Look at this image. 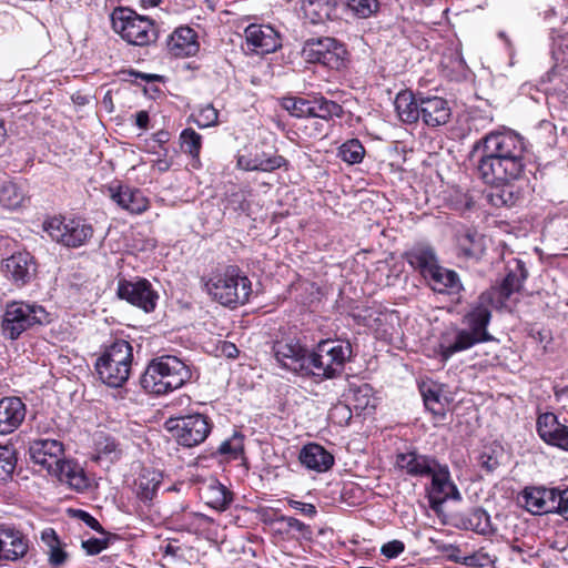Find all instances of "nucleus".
Listing matches in <instances>:
<instances>
[{"instance_id": "nucleus-25", "label": "nucleus", "mask_w": 568, "mask_h": 568, "mask_svg": "<svg viewBox=\"0 0 568 568\" xmlns=\"http://www.w3.org/2000/svg\"><path fill=\"white\" fill-rule=\"evenodd\" d=\"M49 475L77 491H83L90 485L83 468L73 460L62 458Z\"/></svg>"}, {"instance_id": "nucleus-59", "label": "nucleus", "mask_w": 568, "mask_h": 568, "mask_svg": "<svg viewBox=\"0 0 568 568\" xmlns=\"http://www.w3.org/2000/svg\"><path fill=\"white\" fill-rule=\"evenodd\" d=\"M50 561L53 565H62L67 558V554L62 550L61 544L49 548Z\"/></svg>"}, {"instance_id": "nucleus-17", "label": "nucleus", "mask_w": 568, "mask_h": 568, "mask_svg": "<svg viewBox=\"0 0 568 568\" xmlns=\"http://www.w3.org/2000/svg\"><path fill=\"white\" fill-rule=\"evenodd\" d=\"M244 34L247 45L258 54L275 52L282 45L280 34L270 26L250 24Z\"/></svg>"}, {"instance_id": "nucleus-3", "label": "nucleus", "mask_w": 568, "mask_h": 568, "mask_svg": "<svg viewBox=\"0 0 568 568\" xmlns=\"http://www.w3.org/2000/svg\"><path fill=\"white\" fill-rule=\"evenodd\" d=\"M192 377L189 365L173 355L152 359L141 376V386L154 395H164L182 387Z\"/></svg>"}, {"instance_id": "nucleus-7", "label": "nucleus", "mask_w": 568, "mask_h": 568, "mask_svg": "<svg viewBox=\"0 0 568 568\" xmlns=\"http://www.w3.org/2000/svg\"><path fill=\"white\" fill-rule=\"evenodd\" d=\"M49 322V313L41 305L14 301L6 305L0 331L4 338L16 341L33 326Z\"/></svg>"}, {"instance_id": "nucleus-5", "label": "nucleus", "mask_w": 568, "mask_h": 568, "mask_svg": "<svg viewBox=\"0 0 568 568\" xmlns=\"http://www.w3.org/2000/svg\"><path fill=\"white\" fill-rule=\"evenodd\" d=\"M205 286L214 301L231 308L244 305L252 293L251 281L236 266H229L213 275Z\"/></svg>"}, {"instance_id": "nucleus-4", "label": "nucleus", "mask_w": 568, "mask_h": 568, "mask_svg": "<svg viewBox=\"0 0 568 568\" xmlns=\"http://www.w3.org/2000/svg\"><path fill=\"white\" fill-rule=\"evenodd\" d=\"M353 357V347L347 339L326 338L310 352L308 376L322 381L339 377Z\"/></svg>"}, {"instance_id": "nucleus-35", "label": "nucleus", "mask_w": 568, "mask_h": 568, "mask_svg": "<svg viewBox=\"0 0 568 568\" xmlns=\"http://www.w3.org/2000/svg\"><path fill=\"white\" fill-rule=\"evenodd\" d=\"M347 400L357 414L371 413L375 408L373 388L368 384L352 385Z\"/></svg>"}, {"instance_id": "nucleus-9", "label": "nucleus", "mask_w": 568, "mask_h": 568, "mask_svg": "<svg viewBox=\"0 0 568 568\" xmlns=\"http://www.w3.org/2000/svg\"><path fill=\"white\" fill-rule=\"evenodd\" d=\"M165 426L178 444L187 448L202 444L212 430L209 417L200 413L171 417Z\"/></svg>"}, {"instance_id": "nucleus-12", "label": "nucleus", "mask_w": 568, "mask_h": 568, "mask_svg": "<svg viewBox=\"0 0 568 568\" xmlns=\"http://www.w3.org/2000/svg\"><path fill=\"white\" fill-rule=\"evenodd\" d=\"M273 353L276 362L283 368L301 376H307L310 352L300 341L293 337L275 341Z\"/></svg>"}, {"instance_id": "nucleus-48", "label": "nucleus", "mask_w": 568, "mask_h": 568, "mask_svg": "<svg viewBox=\"0 0 568 568\" xmlns=\"http://www.w3.org/2000/svg\"><path fill=\"white\" fill-rule=\"evenodd\" d=\"M217 120V110L212 104H207L200 110L199 115L193 121L199 128H210L216 125Z\"/></svg>"}, {"instance_id": "nucleus-20", "label": "nucleus", "mask_w": 568, "mask_h": 568, "mask_svg": "<svg viewBox=\"0 0 568 568\" xmlns=\"http://www.w3.org/2000/svg\"><path fill=\"white\" fill-rule=\"evenodd\" d=\"M419 119L430 128L446 124L452 115L448 102L440 97L419 95Z\"/></svg>"}, {"instance_id": "nucleus-55", "label": "nucleus", "mask_w": 568, "mask_h": 568, "mask_svg": "<svg viewBox=\"0 0 568 568\" xmlns=\"http://www.w3.org/2000/svg\"><path fill=\"white\" fill-rule=\"evenodd\" d=\"M73 514L77 518H79L81 521H83L88 527H90L101 534H104L100 523L93 516H91L89 513L81 510V509H77V510H73Z\"/></svg>"}, {"instance_id": "nucleus-26", "label": "nucleus", "mask_w": 568, "mask_h": 568, "mask_svg": "<svg viewBox=\"0 0 568 568\" xmlns=\"http://www.w3.org/2000/svg\"><path fill=\"white\" fill-rule=\"evenodd\" d=\"M0 548L4 560L16 561L28 552V539L14 527L0 525Z\"/></svg>"}, {"instance_id": "nucleus-14", "label": "nucleus", "mask_w": 568, "mask_h": 568, "mask_svg": "<svg viewBox=\"0 0 568 568\" xmlns=\"http://www.w3.org/2000/svg\"><path fill=\"white\" fill-rule=\"evenodd\" d=\"M116 294L121 300H125L130 304L151 312L155 308L158 294L146 280H138L135 282L120 280L118 283Z\"/></svg>"}, {"instance_id": "nucleus-50", "label": "nucleus", "mask_w": 568, "mask_h": 568, "mask_svg": "<svg viewBox=\"0 0 568 568\" xmlns=\"http://www.w3.org/2000/svg\"><path fill=\"white\" fill-rule=\"evenodd\" d=\"M405 550V545L403 541L394 539L381 547V554L386 558H396Z\"/></svg>"}, {"instance_id": "nucleus-41", "label": "nucleus", "mask_w": 568, "mask_h": 568, "mask_svg": "<svg viewBox=\"0 0 568 568\" xmlns=\"http://www.w3.org/2000/svg\"><path fill=\"white\" fill-rule=\"evenodd\" d=\"M207 505L217 510H225L233 500L232 493L222 484L215 483L207 487Z\"/></svg>"}, {"instance_id": "nucleus-46", "label": "nucleus", "mask_w": 568, "mask_h": 568, "mask_svg": "<svg viewBox=\"0 0 568 568\" xmlns=\"http://www.w3.org/2000/svg\"><path fill=\"white\" fill-rule=\"evenodd\" d=\"M244 436L237 432L233 434V436L224 440L220 447L219 453L222 455H231L234 458H237L244 450Z\"/></svg>"}, {"instance_id": "nucleus-61", "label": "nucleus", "mask_w": 568, "mask_h": 568, "mask_svg": "<svg viewBox=\"0 0 568 568\" xmlns=\"http://www.w3.org/2000/svg\"><path fill=\"white\" fill-rule=\"evenodd\" d=\"M41 540L48 546V548H51L60 544L58 535L55 530L52 528H45L44 530H42Z\"/></svg>"}, {"instance_id": "nucleus-63", "label": "nucleus", "mask_w": 568, "mask_h": 568, "mask_svg": "<svg viewBox=\"0 0 568 568\" xmlns=\"http://www.w3.org/2000/svg\"><path fill=\"white\" fill-rule=\"evenodd\" d=\"M135 124L142 129L146 130L149 124V114L146 111H139L135 115Z\"/></svg>"}, {"instance_id": "nucleus-54", "label": "nucleus", "mask_w": 568, "mask_h": 568, "mask_svg": "<svg viewBox=\"0 0 568 568\" xmlns=\"http://www.w3.org/2000/svg\"><path fill=\"white\" fill-rule=\"evenodd\" d=\"M281 520L286 524L290 530L297 531L302 536H306L311 532L308 526L297 518L284 516Z\"/></svg>"}, {"instance_id": "nucleus-57", "label": "nucleus", "mask_w": 568, "mask_h": 568, "mask_svg": "<svg viewBox=\"0 0 568 568\" xmlns=\"http://www.w3.org/2000/svg\"><path fill=\"white\" fill-rule=\"evenodd\" d=\"M510 551V560L520 561L523 564H529L532 558L531 554L525 551L520 546L511 545L509 548Z\"/></svg>"}, {"instance_id": "nucleus-23", "label": "nucleus", "mask_w": 568, "mask_h": 568, "mask_svg": "<svg viewBox=\"0 0 568 568\" xmlns=\"http://www.w3.org/2000/svg\"><path fill=\"white\" fill-rule=\"evenodd\" d=\"M26 405L19 397L0 400V435L13 433L24 420Z\"/></svg>"}, {"instance_id": "nucleus-24", "label": "nucleus", "mask_w": 568, "mask_h": 568, "mask_svg": "<svg viewBox=\"0 0 568 568\" xmlns=\"http://www.w3.org/2000/svg\"><path fill=\"white\" fill-rule=\"evenodd\" d=\"M438 462L417 452L402 453L396 456L397 467L413 477H428Z\"/></svg>"}, {"instance_id": "nucleus-28", "label": "nucleus", "mask_w": 568, "mask_h": 568, "mask_svg": "<svg viewBox=\"0 0 568 568\" xmlns=\"http://www.w3.org/2000/svg\"><path fill=\"white\" fill-rule=\"evenodd\" d=\"M301 463L308 469L324 473L334 465V456L318 444H308L300 453Z\"/></svg>"}, {"instance_id": "nucleus-33", "label": "nucleus", "mask_w": 568, "mask_h": 568, "mask_svg": "<svg viewBox=\"0 0 568 568\" xmlns=\"http://www.w3.org/2000/svg\"><path fill=\"white\" fill-rule=\"evenodd\" d=\"M301 8L305 19L313 24L331 20L335 12V7L331 0H302Z\"/></svg>"}, {"instance_id": "nucleus-15", "label": "nucleus", "mask_w": 568, "mask_h": 568, "mask_svg": "<svg viewBox=\"0 0 568 568\" xmlns=\"http://www.w3.org/2000/svg\"><path fill=\"white\" fill-rule=\"evenodd\" d=\"M106 191L114 203L131 214H141L149 209V201L139 189L112 183Z\"/></svg>"}, {"instance_id": "nucleus-31", "label": "nucleus", "mask_w": 568, "mask_h": 568, "mask_svg": "<svg viewBox=\"0 0 568 568\" xmlns=\"http://www.w3.org/2000/svg\"><path fill=\"white\" fill-rule=\"evenodd\" d=\"M459 527L480 535H494L497 531L490 521V516L481 508H474L460 517Z\"/></svg>"}, {"instance_id": "nucleus-21", "label": "nucleus", "mask_w": 568, "mask_h": 568, "mask_svg": "<svg viewBox=\"0 0 568 568\" xmlns=\"http://www.w3.org/2000/svg\"><path fill=\"white\" fill-rule=\"evenodd\" d=\"M3 271L16 285L27 284L36 274L33 257L27 252H20L4 260Z\"/></svg>"}, {"instance_id": "nucleus-19", "label": "nucleus", "mask_w": 568, "mask_h": 568, "mask_svg": "<svg viewBox=\"0 0 568 568\" xmlns=\"http://www.w3.org/2000/svg\"><path fill=\"white\" fill-rule=\"evenodd\" d=\"M557 488L526 487L521 493L525 507L534 515L555 513Z\"/></svg>"}, {"instance_id": "nucleus-29", "label": "nucleus", "mask_w": 568, "mask_h": 568, "mask_svg": "<svg viewBox=\"0 0 568 568\" xmlns=\"http://www.w3.org/2000/svg\"><path fill=\"white\" fill-rule=\"evenodd\" d=\"M424 278L430 287L438 293H456L462 284L456 272L439 266L438 264L428 272Z\"/></svg>"}, {"instance_id": "nucleus-47", "label": "nucleus", "mask_w": 568, "mask_h": 568, "mask_svg": "<svg viewBox=\"0 0 568 568\" xmlns=\"http://www.w3.org/2000/svg\"><path fill=\"white\" fill-rule=\"evenodd\" d=\"M424 404L426 408L432 412L435 416L444 417L445 416V407L440 402V395L437 390L427 389L423 392Z\"/></svg>"}, {"instance_id": "nucleus-36", "label": "nucleus", "mask_w": 568, "mask_h": 568, "mask_svg": "<svg viewBox=\"0 0 568 568\" xmlns=\"http://www.w3.org/2000/svg\"><path fill=\"white\" fill-rule=\"evenodd\" d=\"M161 485V475L154 470L144 469L136 479V496L143 503L151 501Z\"/></svg>"}, {"instance_id": "nucleus-52", "label": "nucleus", "mask_w": 568, "mask_h": 568, "mask_svg": "<svg viewBox=\"0 0 568 568\" xmlns=\"http://www.w3.org/2000/svg\"><path fill=\"white\" fill-rule=\"evenodd\" d=\"M0 468L7 475H11L16 468V458L9 449L0 452Z\"/></svg>"}, {"instance_id": "nucleus-51", "label": "nucleus", "mask_w": 568, "mask_h": 568, "mask_svg": "<svg viewBox=\"0 0 568 568\" xmlns=\"http://www.w3.org/2000/svg\"><path fill=\"white\" fill-rule=\"evenodd\" d=\"M555 506V514H558L568 520V487L566 489L557 488Z\"/></svg>"}, {"instance_id": "nucleus-53", "label": "nucleus", "mask_w": 568, "mask_h": 568, "mask_svg": "<svg viewBox=\"0 0 568 568\" xmlns=\"http://www.w3.org/2000/svg\"><path fill=\"white\" fill-rule=\"evenodd\" d=\"M106 539L89 538L87 540H82V548L87 551L88 555H97L106 548Z\"/></svg>"}, {"instance_id": "nucleus-27", "label": "nucleus", "mask_w": 568, "mask_h": 568, "mask_svg": "<svg viewBox=\"0 0 568 568\" xmlns=\"http://www.w3.org/2000/svg\"><path fill=\"white\" fill-rule=\"evenodd\" d=\"M169 52L176 58L195 55L199 51L196 34L190 27L178 28L168 40Z\"/></svg>"}, {"instance_id": "nucleus-49", "label": "nucleus", "mask_w": 568, "mask_h": 568, "mask_svg": "<svg viewBox=\"0 0 568 568\" xmlns=\"http://www.w3.org/2000/svg\"><path fill=\"white\" fill-rule=\"evenodd\" d=\"M455 562H459L469 567H484L491 562V559L488 554L477 551L470 556H465L463 558L455 557Z\"/></svg>"}, {"instance_id": "nucleus-10", "label": "nucleus", "mask_w": 568, "mask_h": 568, "mask_svg": "<svg viewBox=\"0 0 568 568\" xmlns=\"http://www.w3.org/2000/svg\"><path fill=\"white\" fill-rule=\"evenodd\" d=\"M301 53L306 62L321 63L332 70L344 68L348 54L343 43L329 37L308 39Z\"/></svg>"}, {"instance_id": "nucleus-32", "label": "nucleus", "mask_w": 568, "mask_h": 568, "mask_svg": "<svg viewBox=\"0 0 568 568\" xmlns=\"http://www.w3.org/2000/svg\"><path fill=\"white\" fill-rule=\"evenodd\" d=\"M395 109L403 122L415 123L420 118L419 97L409 91L399 92L395 98Z\"/></svg>"}, {"instance_id": "nucleus-62", "label": "nucleus", "mask_w": 568, "mask_h": 568, "mask_svg": "<svg viewBox=\"0 0 568 568\" xmlns=\"http://www.w3.org/2000/svg\"><path fill=\"white\" fill-rule=\"evenodd\" d=\"M172 165V161L166 159V150L164 149V156L163 158H159L155 162H154V168L163 173V172H166L170 170Z\"/></svg>"}, {"instance_id": "nucleus-2", "label": "nucleus", "mask_w": 568, "mask_h": 568, "mask_svg": "<svg viewBox=\"0 0 568 568\" xmlns=\"http://www.w3.org/2000/svg\"><path fill=\"white\" fill-rule=\"evenodd\" d=\"M523 138L511 130L491 131L476 141L471 150L483 182L519 179L525 168Z\"/></svg>"}, {"instance_id": "nucleus-56", "label": "nucleus", "mask_w": 568, "mask_h": 568, "mask_svg": "<svg viewBox=\"0 0 568 568\" xmlns=\"http://www.w3.org/2000/svg\"><path fill=\"white\" fill-rule=\"evenodd\" d=\"M565 48L568 50V38L559 37L555 40L552 53L557 61H566V51L564 50Z\"/></svg>"}, {"instance_id": "nucleus-58", "label": "nucleus", "mask_w": 568, "mask_h": 568, "mask_svg": "<svg viewBox=\"0 0 568 568\" xmlns=\"http://www.w3.org/2000/svg\"><path fill=\"white\" fill-rule=\"evenodd\" d=\"M479 465L481 468H485L487 471L491 473L498 468L499 460L497 459V457L490 454L483 453L479 456Z\"/></svg>"}, {"instance_id": "nucleus-22", "label": "nucleus", "mask_w": 568, "mask_h": 568, "mask_svg": "<svg viewBox=\"0 0 568 568\" xmlns=\"http://www.w3.org/2000/svg\"><path fill=\"white\" fill-rule=\"evenodd\" d=\"M284 159L261 151L256 145L237 156V166L245 171L271 172L282 166Z\"/></svg>"}, {"instance_id": "nucleus-45", "label": "nucleus", "mask_w": 568, "mask_h": 568, "mask_svg": "<svg viewBox=\"0 0 568 568\" xmlns=\"http://www.w3.org/2000/svg\"><path fill=\"white\" fill-rule=\"evenodd\" d=\"M310 101L300 97H285L281 105L295 118H307L310 114Z\"/></svg>"}, {"instance_id": "nucleus-6", "label": "nucleus", "mask_w": 568, "mask_h": 568, "mask_svg": "<svg viewBox=\"0 0 568 568\" xmlns=\"http://www.w3.org/2000/svg\"><path fill=\"white\" fill-rule=\"evenodd\" d=\"M133 348L124 339H116L95 362L99 378L110 387H121L129 379Z\"/></svg>"}, {"instance_id": "nucleus-60", "label": "nucleus", "mask_w": 568, "mask_h": 568, "mask_svg": "<svg viewBox=\"0 0 568 568\" xmlns=\"http://www.w3.org/2000/svg\"><path fill=\"white\" fill-rule=\"evenodd\" d=\"M291 507L296 510H300L302 514L308 517H314L316 515V508L312 504H306L297 500L290 501Z\"/></svg>"}, {"instance_id": "nucleus-16", "label": "nucleus", "mask_w": 568, "mask_h": 568, "mask_svg": "<svg viewBox=\"0 0 568 568\" xmlns=\"http://www.w3.org/2000/svg\"><path fill=\"white\" fill-rule=\"evenodd\" d=\"M29 454L36 465L50 474L62 459L63 445L55 439H34L30 443Z\"/></svg>"}, {"instance_id": "nucleus-1", "label": "nucleus", "mask_w": 568, "mask_h": 568, "mask_svg": "<svg viewBox=\"0 0 568 568\" xmlns=\"http://www.w3.org/2000/svg\"><path fill=\"white\" fill-rule=\"evenodd\" d=\"M528 272L520 261L509 268L501 284L483 292L469 311L463 316L465 327L455 328L452 339L445 336L439 344L442 361L447 362L454 354L467 351L473 346L493 341L487 327L491 318V307L503 305L514 293L523 287Z\"/></svg>"}, {"instance_id": "nucleus-11", "label": "nucleus", "mask_w": 568, "mask_h": 568, "mask_svg": "<svg viewBox=\"0 0 568 568\" xmlns=\"http://www.w3.org/2000/svg\"><path fill=\"white\" fill-rule=\"evenodd\" d=\"M49 236L68 247H79L93 235L92 226L83 220L53 217L43 225Z\"/></svg>"}, {"instance_id": "nucleus-30", "label": "nucleus", "mask_w": 568, "mask_h": 568, "mask_svg": "<svg viewBox=\"0 0 568 568\" xmlns=\"http://www.w3.org/2000/svg\"><path fill=\"white\" fill-rule=\"evenodd\" d=\"M517 179H509L501 182H484L493 187L488 199L494 206H513L520 199L519 187L515 185Z\"/></svg>"}, {"instance_id": "nucleus-40", "label": "nucleus", "mask_w": 568, "mask_h": 568, "mask_svg": "<svg viewBox=\"0 0 568 568\" xmlns=\"http://www.w3.org/2000/svg\"><path fill=\"white\" fill-rule=\"evenodd\" d=\"M122 449L119 444L111 437H101L95 442V454L93 459L97 462L106 460L112 464L120 459Z\"/></svg>"}, {"instance_id": "nucleus-64", "label": "nucleus", "mask_w": 568, "mask_h": 568, "mask_svg": "<svg viewBox=\"0 0 568 568\" xmlns=\"http://www.w3.org/2000/svg\"><path fill=\"white\" fill-rule=\"evenodd\" d=\"M223 352L227 354L229 357H235L239 353L237 348L234 344L225 343L223 347Z\"/></svg>"}, {"instance_id": "nucleus-42", "label": "nucleus", "mask_w": 568, "mask_h": 568, "mask_svg": "<svg viewBox=\"0 0 568 568\" xmlns=\"http://www.w3.org/2000/svg\"><path fill=\"white\" fill-rule=\"evenodd\" d=\"M181 150L193 159H199L202 148V136L193 129H184L180 134Z\"/></svg>"}, {"instance_id": "nucleus-34", "label": "nucleus", "mask_w": 568, "mask_h": 568, "mask_svg": "<svg viewBox=\"0 0 568 568\" xmlns=\"http://www.w3.org/2000/svg\"><path fill=\"white\" fill-rule=\"evenodd\" d=\"M406 256L407 262L419 270L423 276L438 264L434 250L428 245H416L407 252Z\"/></svg>"}, {"instance_id": "nucleus-18", "label": "nucleus", "mask_w": 568, "mask_h": 568, "mask_svg": "<svg viewBox=\"0 0 568 568\" xmlns=\"http://www.w3.org/2000/svg\"><path fill=\"white\" fill-rule=\"evenodd\" d=\"M537 430L545 443L568 450V426L561 424L555 414H541L537 419Z\"/></svg>"}, {"instance_id": "nucleus-8", "label": "nucleus", "mask_w": 568, "mask_h": 568, "mask_svg": "<svg viewBox=\"0 0 568 568\" xmlns=\"http://www.w3.org/2000/svg\"><path fill=\"white\" fill-rule=\"evenodd\" d=\"M113 27L130 44L148 45L158 38L152 20L128 9H118L113 12Z\"/></svg>"}, {"instance_id": "nucleus-44", "label": "nucleus", "mask_w": 568, "mask_h": 568, "mask_svg": "<svg viewBox=\"0 0 568 568\" xmlns=\"http://www.w3.org/2000/svg\"><path fill=\"white\" fill-rule=\"evenodd\" d=\"M459 245L467 256H477L481 252V236L478 232L467 229L459 236Z\"/></svg>"}, {"instance_id": "nucleus-37", "label": "nucleus", "mask_w": 568, "mask_h": 568, "mask_svg": "<svg viewBox=\"0 0 568 568\" xmlns=\"http://www.w3.org/2000/svg\"><path fill=\"white\" fill-rule=\"evenodd\" d=\"M343 113L344 110L342 105L324 97L314 98L310 101L308 116L328 121L333 118H341Z\"/></svg>"}, {"instance_id": "nucleus-38", "label": "nucleus", "mask_w": 568, "mask_h": 568, "mask_svg": "<svg viewBox=\"0 0 568 568\" xmlns=\"http://www.w3.org/2000/svg\"><path fill=\"white\" fill-rule=\"evenodd\" d=\"M26 197L23 190L10 180H0V205L9 210L21 206Z\"/></svg>"}, {"instance_id": "nucleus-43", "label": "nucleus", "mask_w": 568, "mask_h": 568, "mask_svg": "<svg viewBox=\"0 0 568 568\" xmlns=\"http://www.w3.org/2000/svg\"><path fill=\"white\" fill-rule=\"evenodd\" d=\"M338 155L348 164H357L362 162L365 149L358 140L352 139L339 146Z\"/></svg>"}, {"instance_id": "nucleus-13", "label": "nucleus", "mask_w": 568, "mask_h": 568, "mask_svg": "<svg viewBox=\"0 0 568 568\" xmlns=\"http://www.w3.org/2000/svg\"><path fill=\"white\" fill-rule=\"evenodd\" d=\"M432 478L429 490V505L435 511L447 500H460L462 495L457 486L450 479V473L447 465L437 464L434 471L428 476Z\"/></svg>"}, {"instance_id": "nucleus-39", "label": "nucleus", "mask_w": 568, "mask_h": 568, "mask_svg": "<svg viewBox=\"0 0 568 568\" xmlns=\"http://www.w3.org/2000/svg\"><path fill=\"white\" fill-rule=\"evenodd\" d=\"M346 12L357 19H368L379 9L378 0H339Z\"/></svg>"}]
</instances>
